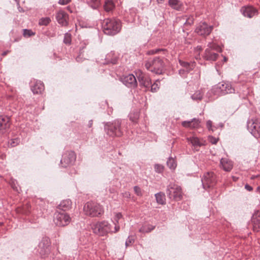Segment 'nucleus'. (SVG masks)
<instances>
[{
  "label": "nucleus",
  "instance_id": "1",
  "mask_svg": "<svg viewBox=\"0 0 260 260\" xmlns=\"http://www.w3.org/2000/svg\"><path fill=\"white\" fill-rule=\"evenodd\" d=\"M122 120L116 119L112 122H107L104 125L105 131L110 137H121L123 135Z\"/></svg>",
  "mask_w": 260,
  "mask_h": 260
},
{
  "label": "nucleus",
  "instance_id": "2",
  "mask_svg": "<svg viewBox=\"0 0 260 260\" xmlns=\"http://www.w3.org/2000/svg\"><path fill=\"white\" fill-rule=\"evenodd\" d=\"M103 31L105 34L113 36L119 32L121 29L119 20L115 19H105L103 23Z\"/></svg>",
  "mask_w": 260,
  "mask_h": 260
},
{
  "label": "nucleus",
  "instance_id": "3",
  "mask_svg": "<svg viewBox=\"0 0 260 260\" xmlns=\"http://www.w3.org/2000/svg\"><path fill=\"white\" fill-rule=\"evenodd\" d=\"M83 211L86 215L90 217H99L104 212V209L100 204L92 201L88 202L85 204Z\"/></svg>",
  "mask_w": 260,
  "mask_h": 260
},
{
  "label": "nucleus",
  "instance_id": "4",
  "mask_svg": "<svg viewBox=\"0 0 260 260\" xmlns=\"http://www.w3.org/2000/svg\"><path fill=\"white\" fill-rule=\"evenodd\" d=\"M145 67L147 70L155 74L160 75L164 72V63L161 59L155 57L153 59H150L147 61Z\"/></svg>",
  "mask_w": 260,
  "mask_h": 260
},
{
  "label": "nucleus",
  "instance_id": "5",
  "mask_svg": "<svg viewBox=\"0 0 260 260\" xmlns=\"http://www.w3.org/2000/svg\"><path fill=\"white\" fill-rule=\"evenodd\" d=\"M221 51L220 47L214 43H209L205 51L203 58L208 61H215L218 56L219 52Z\"/></svg>",
  "mask_w": 260,
  "mask_h": 260
},
{
  "label": "nucleus",
  "instance_id": "6",
  "mask_svg": "<svg viewBox=\"0 0 260 260\" xmlns=\"http://www.w3.org/2000/svg\"><path fill=\"white\" fill-rule=\"evenodd\" d=\"M212 92L216 95L219 96L235 92L234 88L229 82H222L215 85L212 89Z\"/></svg>",
  "mask_w": 260,
  "mask_h": 260
},
{
  "label": "nucleus",
  "instance_id": "7",
  "mask_svg": "<svg viewBox=\"0 0 260 260\" xmlns=\"http://www.w3.org/2000/svg\"><path fill=\"white\" fill-rule=\"evenodd\" d=\"M166 193L168 198L176 201H180L182 198V191L180 186L174 183H170L167 186Z\"/></svg>",
  "mask_w": 260,
  "mask_h": 260
},
{
  "label": "nucleus",
  "instance_id": "8",
  "mask_svg": "<svg viewBox=\"0 0 260 260\" xmlns=\"http://www.w3.org/2000/svg\"><path fill=\"white\" fill-rule=\"evenodd\" d=\"M71 221V218L70 215L64 211H56L54 214L53 222L57 226H67Z\"/></svg>",
  "mask_w": 260,
  "mask_h": 260
},
{
  "label": "nucleus",
  "instance_id": "9",
  "mask_svg": "<svg viewBox=\"0 0 260 260\" xmlns=\"http://www.w3.org/2000/svg\"><path fill=\"white\" fill-rule=\"evenodd\" d=\"M92 229L94 234L100 236H104L108 233H114V231H111V225L106 221L99 222L93 224Z\"/></svg>",
  "mask_w": 260,
  "mask_h": 260
},
{
  "label": "nucleus",
  "instance_id": "10",
  "mask_svg": "<svg viewBox=\"0 0 260 260\" xmlns=\"http://www.w3.org/2000/svg\"><path fill=\"white\" fill-rule=\"evenodd\" d=\"M50 240L47 237L43 238L39 242L37 251L41 258L47 257L50 253Z\"/></svg>",
  "mask_w": 260,
  "mask_h": 260
},
{
  "label": "nucleus",
  "instance_id": "11",
  "mask_svg": "<svg viewBox=\"0 0 260 260\" xmlns=\"http://www.w3.org/2000/svg\"><path fill=\"white\" fill-rule=\"evenodd\" d=\"M247 128L250 133L256 138L260 137V120L258 119H251L247 121Z\"/></svg>",
  "mask_w": 260,
  "mask_h": 260
},
{
  "label": "nucleus",
  "instance_id": "12",
  "mask_svg": "<svg viewBox=\"0 0 260 260\" xmlns=\"http://www.w3.org/2000/svg\"><path fill=\"white\" fill-rule=\"evenodd\" d=\"M76 159L75 153L72 151H66L62 155L60 164L62 167L66 168L73 165Z\"/></svg>",
  "mask_w": 260,
  "mask_h": 260
},
{
  "label": "nucleus",
  "instance_id": "13",
  "mask_svg": "<svg viewBox=\"0 0 260 260\" xmlns=\"http://www.w3.org/2000/svg\"><path fill=\"white\" fill-rule=\"evenodd\" d=\"M202 182L204 188L213 187L216 183V176L213 172L206 173L202 179Z\"/></svg>",
  "mask_w": 260,
  "mask_h": 260
},
{
  "label": "nucleus",
  "instance_id": "14",
  "mask_svg": "<svg viewBox=\"0 0 260 260\" xmlns=\"http://www.w3.org/2000/svg\"><path fill=\"white\" fill-rule=\"evenodd\" d=\"M213 29L212 26H209L205 22H201L197 26L195 31L200 36L209 35Z\"/></svg>",
  "mask_w": 260,
  "mask_h": 260
},
{
  "label": "nucleus",
  "instance_id": "15",
  "mask_svg": "<svg viewBox=\"0 0 260 260\" xmlns=\"http://www.w3.org/2000/svg\"><path fill=\"white\" fill-rule=\"evenodd\" d=\"M30 86L34 94H41L44 90V85L40 80H31L30 82Z\"/></svg>",
  "mask_w": 260,
  "mask_h": 260
},
{
  "label": "nucleus",
  "instance_id": "16",
  "mask_svg": "<svg viewBox=\"0 0 260 260\" xmlns=\"http://www.w3.org/2000/svg\"><path fill=\"white\" fill-rule=\"evenodd\" d=\"M122 82L129 88H135L137 85V82L135 76L133 74H128L121 78Z\"/></svg>",
  "mask_w": 260,
  "mask_h": 260
},
{
  "label": "nucleus",
  "instance_id": "17",
  "mask_svg": "<svg viewBox=\"0 0 260 260\" xmlns=\"http://www.w3.org/2000/svg\"><path fill=\"white\" fill-rule=\"evenodd\" d=\"M240 11L244 17L249 18H251L258 14L257 9L251 6H243L241 8Z\"/></svg>",
  "mask_w": 260,
  "mask_h": 260
},
{
  "label": "nucleus",
  "instance_id": "18",
  "mask_svg": "<svg viewBox=\"0 0 260 260\" xmlns=\"http://www.w3.org/2000/svg\"><path fill=\"white\" fill-rule=\"evenodd\" d=\"M138 79L140 85L145 87L146 90H149L151 83V80L150 77L142 72H140L138 76Z\"/></svg>",
  "mask_w": 260,
  "mask_h": 260
},
{
  "label": "nucleus",
  "instance_id": "19",
  "mask_svg": "<svg viewBox=\"0 0 260 260\" xmlns=\"http://www.w3.org/2000/svg\"><path fill=\"white\" fill-rule=\"evenodd\" d=\"M11 122L9 117L4 115L0 116V134H4L9 129Z\"/></svg>",
  "mask_w": 260,
  "mask_h": 260
},
{
  "label": "nucleus",
  "instance_id": "20",
  "mask_svg": "<svg viewBox=\"0 0 260 260\" xmlns=\"http://www.w3.org/2000/svg\"><path fill=\"white\" fill-rule=\"evenodd\" d=\"M57 22L61 26H67L68 24L69 16L64 11L60 10L56 14Z\"/></svg>",
  "mask_w": 260,
  "mask_h": 260
},
{
  "label": "nucleus",
  "instance_id": "21",
  "mask_svg": "<svg viewBox=\"0 0 260 260\" xmlns=\"http://www.w3.org/2000/svg\"><path fill=\"white\" fill-rule=\"evenodd\" d=\"M113 223L115 225L114 233L118 232L121 226L125 224L123 216L121 213H117L114 217Z\"/></svg>",
  "mask_w": 260,
  "mask_h": 260
},
{
  "label": "nucleus",
  "instance_id": "22",
  "mask_svg": "<svg viewBox=\"0 0 260 260\" xmlns=\"http://www.w3.org/2000/svg\"><path fill=\"white\" fill-rule=\"evenodd\" d=\"M201 121L199 119L193 118L189 121H183L181 125L185 128H197L201 125Z\"/></svg>",
  "mask_w": 260,
  "mask_h": 260
},
{
  "label": "nucleus",
  "instance_id": "23",
  "mask_svg": "<svg viewBox=\"0 0 260 260\" xmlns=\"http://www.w3.org/2000/svg\"><path fill=\"white\" fill-rule=\"evenodd\" d=\"M188 142L191 144L194 148L204 146L205 145L206 141L203 139H199L196 136H192L187 138Z\"/></svg>",
  "mask_w": 260,
  "mask_h": 260
},
{
  "label": "nucleus",
  "instance_id": "24",
  "mask_svg": "<svg viewBox=\"0 0 260 260\" xmlns=\"http://www.w3.org/2000/svg\"><path fill=\"white\" fill-rule=\"evenodd\" d=\"M253 230L256 232L260 231V212L257 211L252 217Z\"/></svg>",
  "mask_w": 260,
  "mask_h": 260
},
{
  "label": "nucleus",
  "instance_id": "25",
  "mask_svg": "<svg viewBox=\"0 0 260 260\" xmlns=\"http://www.w3.org/2000/svg\"><path fill=\"white\" fill-rule=\"evenodd\" d=\"M105 60L104 64H116L117 61V56L114 51H111L106 55Z\"/></svg>",
  "mask_w": 260,
  "mask_h": 260
},
{
  "label": "nucleus",
  "instance_id": "26",
  "mask_svg": "<svg viewBox=\"0 0 260 260\" xmlns=\"http://www.w3.org/2000/svg\"><path fill=\"white\" fill-rule=\"evenodd\" d=\"M220 165L222 169L226 172L230 171L233 166L232 161L226 158H222L221 159Z\"/></svg>",
  "mask_w": 260,
  "mask_h": 260
},
{
  "label": "nucleus",
  "instance_id": "27",
  "mask_svg": "<svg viewBox=\"0 0 260 260\" xmlns=\"http://www.w3.org/2000/svg\"><path fill=\"white\" fill-rule=\"evenodd\" d=\"M72 206V202L70 200L67 199L63 200L58 205V208L61 210V211H64L69 209Z\"/></svg>",
  "mask_w": 260,
  "mask_h": 260
},
{
  "label": "nucleus",
  "instance_id": "28",
  "mask_svg": "<svg viewBox=\"0 0 260 260\" xmlns=\"http://www.w3.org/2000/svg\"><path fill=\"white\" fill-rule=\"evenodd\" d=\"M169 5L173 9L179 11L181 9V3L179 0H169Z\"/></svg>",
  "mask_w": 260,
  "mask_h": 260
},
{
  "label": "nucleus",
  "instance_id": "29",
  "mask_svg": "<svg viewBox=\"0 0 260 260\" xmlns=\"http://www.w3.org/2000/svg\"><path fill=\"white\" fill-rule=\"evenodd\" d=\"M155 197L157 204L162 205L166 204V196L164 192H158L155 194Z\"/></svg>",
  "mask_w": 260,
  "mask_h": 260
},
{
  "label": "nucleus",
  "instance_id": "30",
  "mask_svg": "<svg viewBox=\"0 0 260 260\" xmlns=\"http://www.w3.org/2000/svg\"><path fill=\"white\" fill-rule=\"evenodd\" d=\"M203 94L202 90H197L191 96V98L193 101H200L202 99Z\"/></svg>",
  "mask_w": 260,
  "mask_h": 260
},
{
  "label": "nucleus",
  "instance_id": "31",
  "mask_svg": "<svg viewBox=\"0 0 260 260\" xmlns=\"http://www.w3.org/2000/svg\"><path fill=\"white\" fill-rule=\"evenodd\" d=\"M155 229V226L147 224L142 226L139 231L142 233H149Z\"/></svg>",
  "mask_w": 260,
  "mask_h": 260
},
{
  "label": "nucleus",
  "instance_id": "32",
  "mask_svg": "<svg viewBox=\"0 0 260 260\" xmlns=\"http://www.w3.org/2000/svg\"><path fill=\"white\" fill-rule=\"evenodd\" d=\"M114 7L115 5L113 2L110 0L106 1L104 6V9L107 12L111 11Z\"/></svg>",
  "mask_w": 260,
  "mask_h": 260
},
{
  "label": "nucleus",
  "instance_id": "33",
  "mask_svg": "<svg viewBox=\"0 0 260 260\" xmlns=\"http://www.w3.org/2000/svg\"><path fill=\"white\" fill-rule=\"evenodd\" d=\"M167 165L170 169L174 170L177 166V163L174 158L170 157L167 161Z\"/></svg>",
  "mask_w": 260,
  "mask_h": 260
},
{
  "label": "nucleus",
  "instance_id": "34",
  "mask_svg": "<svg viewBox=\"0 0 260 260\" xmlns=\"http://www.w3.org/2000/svg\"><path fill=\"white\" fill-rule=\"evenodd\" d=\"M86 3L93 9H98L100 5V0H86Z\"/></svg>",
  "mask_w": 260,
  "mask_h": 260
},
{
  "label": "nucleus",
  "instance_id": "35",
  "mask_svg": "<svg viewBox=\"0 0 260 260\" xmlns=\"http://www.w3.org/2000/svg\"><path fill=\"white\" fill-rule=\"evenodd\" d=\"M159 81L157 80L154 83L152 84L151 83V85L150 86V89L149 90H150L152 92H155L157 91V90L159 88Z\"/></svg>",
  "mask_w": 260,
  "mask_h": 260
},
{
  "label": "nucleus",
  "instance_id": "36",
  "mask_svg": "<svg viewBox=\"0 0 260 260\" xmlns=\"http://www.w3.org/2000/svg\"><path fill=\"white\" fill-rule=\"evenodd\" d=\"M50 22L51 19L49 17H43L39 20V24L40 25L47 26L50 23Z\"/></svg>",
  "mask_w": 260,
  "mask_h": 260
},
{
  "label": "nucleus",
  "instance_id": "37",
  "mask_svg": "<svg viewBox=\"0 0 260 260\" xmlns=\"http://www.w3.org/2000/svg\"><path fill=\"white\" fill-rule=\"evenodd\" d=\"M72 38L71 35L69 32L64 34L63 38V43L66 45H70L71 44Z\"/></svg>",
  "mask_w": 260,
  "mask_h": 260
},
{
  "label": "nucleus",
  "instance_id": "38",
  "mask_svg": "<svg viewBox=\"0 0 260 260\" xmlns=\"http://www.w3.org/2000/svg\"><path fill=\"white\" fill-rule=\"evenodd\" d=\"M154 169L156 173H161L164 172V167L161 165L156 164L154 165Z\"/></svg>",
  "mask_w": 260,
  "mask_h": 260
},
{
  "label": "nucleus",
  "instance_id": "39",
  "mask_svg": "<svg viewBox=\"0 0 260 260\" xmlns=\"http://www.w3.org/2000/svg\"><path fill=\"white\" fill-rule=\"evenodd\" d=\"M23 35L24 37L28 38L35 35V33L33 32L31 30L24 29H23Z\"/></svg>",
  "mask_w": 260,
  "mask_h": 260
},
{
  "label": "nucleus",
  "instance_id": "40",
  "mask_svg": "<svg viewBox=\"0 0 260 260\" xmlns=\"http://www.w3.org/2000/svg\"><path fill=\"white\" fill-rule=\"evenodd\" d=\"M134 238L133 236H128V237L126 240L125 245L126 247L131 246L133 243L134 242Z\"/></svg>",
  "mask_w": 260,
  "mask_h": 260
},
{
  "label": "nucleus",
  "instance_id": "41",
  "mask_svg": "<svg viewBox=\"0 0 260 260\" xmlns=\"http://www.w3.org/2000/svg\"><path fill=\"white\" fill-rule=\"evenodd\" d=\"M195 62H190L189 63V66H187V67H185V68H184V69L185 70L186 72H187V73H189L190 71H191V70H192L195 67Z\"/></svg>",
  "mask_w": 260,
  "mask_h": 260
},
{
  "label": "nucleus",
  "instance_id": "42",
  "mask_svg": "<svg viewBox=\"0 0 260 260\" xmlns=\"http://www.w3.org/2000/svg\"><path fill=\"white\" fill-rule=\"evenodd\" d=\"M134 191H135V193L137 195H138V196L142 195L141 189L139 187H138L137 186H135L134 188Z\"/></svg>",
  "mask_w": 260,
  "mask_h": 260
},
{
  "label": "nucleus",
  "instance_id": "43",
  "mask_svg": "<svg viewBox=\"0 0 260 260\" xmlns=\"http://www.w3.org/2000/svg\"><path fill=\"white\" fill-rule=\"evenodd\" d=\"M179 62L180 64L182 67L184 68V69L185 68V67H187V66H189V62H186V61H183L181 60H179Z\"/></svg>",
  "mask_w": 260,
  "mask_h": 260
},
{
  "label": "nucleus",
  "instance_id": "44",
  "mask_svg": "<svg viewBox=\"0 0 260 260\" xmlns=\"http://www.w3.org/2000/svg\"><path fill=\"white\" fill-rule=\"evenodd\" d=\"M212 122L211 120H208L207 121L206 125H207L208 129L209 131H213V129L212 128Z\"/></svg>",
  "mask_w": 260,
  "mask_h": 260
},
{
  "label": "nucleus",
  "instance_id": "45",
  "mask_svg": "<svg viewBox=\"0 0 260 260\" xmlns=\"http://www.w3.org/2000/svg\"><path fill=\"white\" fill-rule=\"evenodd\" d=\"M162 50V49H153V50H149L148 51V53L149 54H155V53H157L158 52L161 51Z\"/></svg>",
  "mask_w": 260,
  "mask_h": 260
},
{
  "label": "nucleus",
  "instance_id": "46",
  "mask_svg": "<svg viewBox=\"0 0 260 260\" xmlns=\"http://www.w3.org/2000/svg\"><path fill=\"white\" fill-rule=\"evenodd\" d=\"M187 73L184 69L179 70V74L182 77L185 76Z\"/></svg>",
  "mask_w": 260,
  "mask_h": 260
},
{
  "label": "nucleus",
  "instance_id": "47",
  "mask_svg": "<svg viewBox=\"0 0 260 260\" xmlns=\"http://www.w3.org/2000/svg\"><path fill=\"white\" fill-rule=\"evenodd\" d=\"M71 0H59L58 3L61 5H65L70 2Z\"/></svg>",
  "mask_w": 260,
  "mask_h": 260
},
{
  "label": "nucleus",
  "instance_id": "48",
  "mask_svg": "<svg viewBox=\"0 0 260 260\" xmlns=\"http://www.w3.org/2000/svg\"><path fill=\"white\" fill-rule=\"evenodd\" d=\"M210 142L213 144H215L217 142V139L211 136L209 137Z\"/></svg>",
  "mask_w": 260,
  "mask_h": 260
},
{
  "label": "nucleus",
  "instance_id": "49",
  "mask_svg": "<svg viewBox=\"0 0 260 260\" xmlns=\"http://www.w3.org/2000/svg\"><path fill=\"white\" fill-rule=\"evenodd\" d=\"M193 23V19L192 17L189 18L187 20H186L184 24H188L189 25H191Z\"/></svg>",
  "mask_w": 260,
  "mask_h": 260
},
{
  "label": "nucleus",
  "instance_id": "50",
  "mask_svg": "<svg viewBox=\"0 0 260 260\" xmlns=\"http://www.w3.org/2000/svg\"><path fill=\"white\" fill-rule=\"evenodd\" d=\"M133 17L135 16L137 13V10L135 8H132L129 10Z\"/></svg>",
  "mask_w": 260,
  "mask_h": 260
},
{
  "label": "nucleus",
  "instance_id": "51",
  "mask_svg": "<svg viewBox=\"0 0 260 260\" xmlns=\"http://www.w3.org/2000/svg\"><path fill=\"white\" fill-rule=\"evenodd\" d=\"M245 188L249 191L252 190L253 189L252 187L251 186L249 185L248 184H246L245 185Z\"/></svg>",
  "mask_w": 260,
  "mask_h": 260
},
{
  "label": "nucleus",
  "instance_id": "52",
  "mask_svg": "<svg viewBox=\"0 0 260 260\" xmlns=\"http://www.w3.org/2000/svg\"><path fill=\"white\" fill-rule=\"evenodd\" d=\"M123 196L125 198H130L131 194L129 192H125L124 193H123Z\"/></svg>",
  "mask_w": 260,
  "mask_h": 260
},
{
  "label": "nucleus",
  "instance_id": "53",
  "mask_svg": "<svg viewBox=\"0 0 260 260\" xmlns=\"http://www.w3.org/2000/svg\"><path fill=\"white\" fill-rule=\"evenodd\" d=\"M10 184L11 186V187L15 190L16 188L15 184L13 181H11L10 182Z\"/></svg>",
  "mask_w": 260,
  "mask_h": 260
},
{
  "label": "nucleus",
  "instance_id": "54",
  "mask_svg": "<svg viewBox=\"0 0 260 260\" xmlns=\"http://www.w3.org/2000/svg\"><path fill=\"white\" fill-rule=\"evenodd\" d=\"M92 120H90L88 122V127H91L92 126Z\"/></svg>",
  "mask_w": 260,
  "mask_h": 260
},
{
  "label": "nucleus",
  "instance_id": "55",
  "mask_svg": "<svg viewBox=\"0 0 260 260\" xmlns=\"http://www.w3.org/2000/svg\"><path fill=\"white\" fill-rule=\"evenodd\" d=\"M202 49H203V48H202V46H198L197 47V50L198 51H200L202 50Z\"/></svg>",
  "mask_w": 260,
  "mask_h": 260
},
{
  "label": "nucleus",
  "instance_id": "56",
  "mask_svg": "<svg viewBox=\"0 0 260 260\" xmlns=\"http://www.w3.org/2000/svg\"><path fill=\"white\" fill-rule=\"evenodd\" d=\"M14 140H12V142L10 143V145L12 146V147H14L15 145V142L14 141H13Z\"/></svg>",
  "mask_w": 260,
  "mask_h": 260
},
{
  "label": "nucleus",
  "instance_id": "57",
  "mask_svg": "<svg viewBox=\"0 0 260 260\" xmlns=\"http://www.w3.org/2000/svg\"><path fill=\"white\" fill-rule=\"evenodd\" d=\"M9 52V51H4L3 53H2V55L3 56H5Z\"/></svg>",
  "mask_w": 260,
  "mask_h": 260
},
{
  "label": "nucleus",
  "instance_id": "58",
  "mask_svg": "<svg viewBox=\"0 0 260 260\" xmlns=\"http://www.w3.org/2000/svg\"><path fill=\"white\" fill-rule=\"evenodd\" d=\"M163 1H164V0H156V2L158 4H160Z\"/></svg>",
  "mask_w": 260,
  "mask_h": 260
},
{
  "label": "nucleus",
  "instance_id": "59",
  "mask_svg": "<svg viewBox=\"0 0 260 260\" xmlns=\"http://www.w3.org/2000/svg\"><path fill=\"white\" fill-rule=\"evenodd\" d=\"M115 191V190L114 189H109V191L111 192V193H112V192H114Z\"/></svg>",
  "mask_w": 260,
  "mask_h": 260
},
{
  "label": "nucleus",
  "instance_id": "60",
  "mask_svg": "<svg viewBox=\"0 0 260 260\" xmlns=\"http://www.w3.org/2000/svg\"><path fill=\"white\" fill-rule=\"evenodd\" d=\"M67 9H68V10L69 11H70V12H71V13H72V11L71 10L70 8L68 7V8H67Z\"/></svg>",
  "mask_w": 260,
  "mask_h": 260
},
{
  "label": "nucleus",
  "instance_id": "61",
  "mask_svg": "<svg viewBox=\"0 0 260 260\" xmlns=\"http://www.w3.org/2000/svg\"><path fill=\"white\" fill-rule=\"evenodd\" d=\"M224 59V61H226V60H227V59H226V58L225 57H224V59Z\"/></svg>",
  "mask_w": 260,
  "mask_h": 260
},
{
  "label": "nucleus",
  "instance_id": "62",
  "mask_svg": "<svg viewBox=\"0 0 260 260\" xmlns=\"http://www.w3.org/2000/svg\"><path fill=\"white\" fill-rule=\"evenodd\" d=\"M76 60H77V61H78V57H77V58H76Z\"/></svg>",
  "mask_w": 260,
  "mask_h": 260
}]
</instances>
